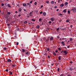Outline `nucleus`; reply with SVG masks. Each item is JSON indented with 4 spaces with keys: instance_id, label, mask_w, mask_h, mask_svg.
Wrapping results in <instances>:
<instances>
[{
    "instance_id": "49",
    "label": "nucleus",
    "mask_w": 76,
    "mask_h": 76,
    "mask_svg": "<svg viewBox=\"0 0 76 76\" xmlns=\"http://www.w3.org/2000/svg\"><path fill=\"white\" fill-rule=\"evenodd\" d=\"M33 1H30V3H32V2Z\"/></svg>"
},
{
    "instance_id": "30",
    "label": "nucleus",
    "mask_w": 76,
    "mask_h": 76,
    "mask_svg": "<svg viewBox=\"0 0 76 76\" xmlns=\"http://www.w3.org/2000/svg\"><path fill=\"white\" fill-rule=\"evenodd\" d=\"M49 24H51V21H49V23H48Z\"/></svg>"
},
{
    "instance_id": "42",
    "label": "nucleus",
    "mask_w": 76,
    "mask_h": 76,
    "mask_svg": "<svg viewBox=\"0 0 76 76\" xmlns=\"http://www.w3.org/2000/svg\"><path fill=\"white\" fill-rule=\"evenodd\" d=\"M59 70H60V69L59 68H58L57 69L58 72H59Z\"/></svg>"
},
{
    "instance_id": "58",
    "label": "nucleus",
    "mask_w": 76,
    "mask_h": 76,
    "mask_svg": "<svg viewBox=\"0 0 76 76\" xmlns=\"http://www.w3.org/2000/svg\"><path fill=\"white\" fill-rule=\"evenodd\" d=\"M73 9L75 10H76V8H74Z\"/></svg>"
},
{
    "instance_id": "22",
    "label": "nucleus",
    "mask_w": 76,
    "mask_h": 76,
    "mask_svg": "<svg viewBox=\"0 0 76 76\" xmlns=\"http://www.w3.org/2000/svg\"><path fill=\"white\" fill-rule=\"evenodd\" d=\"M71 10H72L73 11V12H76V10H75L74 9Z\"/></svg>"
},
{
    "instance_id": "47",
    "label": "nucleus",
    "mask_w": 76,
    "mask_h": 76,
    "mask_svg": "<svg viewBox=\"0 0 76 76\" xmlns=\"http://www.w3.org/2000/svg\"><path fill=\"white\" fill-rule=\"evenodd\" d=\"M1 5L2 6H4V4L3 3Z\"/></svg>"
},
{
    "instance_id": "50",
    "label": "nucleus",
    "mask_w": 76,
    "mask_h": 76,
    "mask_svg": "<svg viewBox=\"0 0 76 76\" xmlns=\"http://www.w3.org/2000/svg\"><path fill=\"white\" fill-rule=\"evenodd\" d=\"M12 66H13V67H15V65H12Z\"/></svg>"
},
{
    "instance_id": "41",
    "label": "nucleus",
    "mask_w": 76,
    "mask_h": 76,
    "mask_svg": "<svg viewBox=\"0 0 76 76\" xmlns=\"http://www.w3.org/2000/svg\"><path fill=\"white\" fill-rule=\"evenodd\" d=\"M18 44H19V43L18 42H17L16 43V45H18Z\"/></svg>"
},
{
    "instance_id": "44",
    "label": "nucleus",
    "mask_w": 76,
    "mask_h": 76,
    "mask_svg": "<svg viewBox=\"0 0 76 76\" xmlns=\"http://www.w3.org/2000/svg\"><path fill=\"white\" fill-rule=\"evenodd\" d=\"M70 27H71V28H72V27H73V25H70Z\"/></svg>"
},
{
    "instance_id": "46",
    "label": "nucleus",
    "mask_w": 76,
    "mask_h": 76,
    "mask_svg": "<svg viewBox=\"0 0 76 76\" xmlns=\"http://www.w3.org/2000/svg\"><path fill=\"white\" fill-rule=\"evenodd\" d=\"M7 26H10V24H7Z\"/></svg>"
},
{
    "instance_id": "4",
    "label": "nucleus",
    "mask_w": 76,
    "mask_h": 76,
    "mask_svg": "<svg viewBox=\"0 0 76 76\" xmlns=\"http://www.w3.org/2000/svg\"><path fill=\"white\" fill-rule=\"evenodd\" d=\"M61 44L63 46H64L65 45V43H64V42L62 41L61 42Z\"/></svg>"
},
{
    "instance_id": "63",
    "label": "nucleus",
    "mask_w": 76,
    "mask_h": 76,
    "mask_svg": "<svg viewBox=\"0 0 76 76\" xmlns=\"http://www.w3.org/2000/svg\"><path fill=\"white\" fill-rule=\"evenodd\" d=\"M15 13H18V11H15Z\"/></svg>"
},
{
    "instance_id": "33",
    "label": "nucleus",
    "mask_w": 76,
    "mask_h": 76,
    "mask_svg": "<svg viewBox=\"0 0 76 76\" xmlns=\"http://www.w3.org/2000/svg\"><path fill=\"white\" fill-rule=\"evenodd\" d=\"M46 3H47L48 4L49 3V1H47L46 2Z\"/></svg>"
},
{
    "instance_id": "52",
    "label": "nucleus",
    "mask_w": 76,
    "mask_h": 76,
    "mask_svg": "<svg viewBox=\"0 0 76 76\" xmlns=\"http://www.w3.org/2000/svg\"><path fill=\"white\" fill-rule=\"evenodd\" d=\"M63 52H64V51H63L62 50V51H61V53H63Z\"/></svg>"
},
{
    "instance_id": "27",
    "label": "nucleus",
    "mask_w": 76,
    "mask_h": 76,
    "mask_svg": "<svg viewBox=\"0 0 76 76\" xmlns=\"http://www.w3.org/2000/svg\"><path fill=\"white\" fill-rule=\"evenodd\" d=\"M33 12H34V11H32L31 12H30V13L31 14H32L33 13Z\"/></svg>"
},
{
    "instance_id": "64",
    "label": "nucleus",
    "mask_w": 76,
    "mask_h": 76,
    "mask_svg": "<svg viewBox=\"0 0 76 76\" xmlns=\"http://www.w3.org/2000/svg\"><path fill=\"white\" fill-rule=\"evenodd\" d=\"M50 56H48V58H50Z\"/></svg>"
},
{
    "instance_id": "53",
    "label": "nucleus",
    "mask_w": 76,
    "mask_h": 76,
    "mask_svg": "<svg viewBox=\"0 0 76 76\" xmlns=\"http://www.w3.org/2000/svg\"><path fill=\"white\" fill-rule=\"evenodd\" d=\"M57 38H60V37H59V36H58L57 37Z\"/></svg>"
},
{
    "instance_id": "14",
    "label": "nucleus",
    "mask_w": 76,
    "mask_h": 76,
    "mask_svg": "<svg viewBox=\"0 0 76 76\" xmlns=\"http://www.w3.org/2000/svg\"><path fill=\"white\" fill-rule=\"evenodd\" d=\"M36 28H37V29H39V26L37 25V26H36Z\"/></svg>"
},
{
    "instance_id": "59",
    "label": "nucleus",
    "mask_w": 76,
    "mask_h": 76,
    "mask_svg": "<svg viewBox=\"0 0 76 76\" xmlns=\"http://www.w3.org/2000/svg\"><path fill=\"white\" fill-rule=\"evenodd\" d=\"M73 62H72V61H71L70 62V63H71V64Z\"/></svg>"
},
{
    "instance_id": "60",
    "label": "nucleus",
    "mask_w": 76,
    "mask_h": 76,
    "mask_svg": "<svg viewBox=\"0 0 76 76\" xmlns=\"http://www.w3.org/2000/svg\"><path fill=\"white\" fill-rule=\"evenodd\" d=\"M55 52L56 53H57V52H58V51L57 50H56Z\"/></svg>"
},
{
    "instance_id": "39",
    "label": "nucleus",
    "mask_w": 76,
    "mask_h": 76,
    "mask_svg": "<svg viewBox=\"0 0 76 76\" xmlns=\"http://www.w3.org/2000/svg\"><path fill=\"white\" fill-rule=\"evenodd\" d=\"M24 23L26 24L27 23V21H25V22H24Z\"/></svg>"
},
{
    "instance_id": "54",
    "label": "nucleus",
    "mask_w": 76,
    "mask_h": 76,
    "mask_svg": "<svg viewBox=\"0 0 76 76\" xmlns=\"http://www.w3.org/2000/svg\"><path fill=\"white\" fill-rule=\"evenodd\" d=\"M20 16H21V15L19 14L18 15V17H20Z\"/></svg>"
},
{
    "instance_id": "15",
    "label": "nucleus",
    "mask_w": 76,
    "mask_h": 76,
    "mask_svg": "<svg viewBox=\"0 0 76 76\" xmlns=\"http://www.w3.org/2000/svg\"><path fill=\"white\" fill-rule=\"evenodd\" d=\"M63 12L64 13H66V9L64 10L63 11Z\"/></svg>"
},
{
    "instance_id": "57",
    "label": "nucleus",
    "mask_w": 76,
    "mask_h": 76,
    "mask_svg": "<svg viewBox=\"0 0 76 76\" xmlns=\"http://www.w3.org/2000/svg\"><path fill=\"white\" fill-rule=\"evenodd\" d=\"M54 65V64H51V66H53Z\"/></svg>"
},
{
    "instance_id": "29",
    "label": "nucleus",
    "mask_w": 76,
    "mask_h": 76,
    "mask_svg": "<svg viewBox=\"0 0 76 76\" xmlns=\"http://www.w3.org/2000/svg\"><path fill=\"white\" fill-rule=\"evenodd\" d=\"M47 51H50V48H47Z\"/></svg>"
},
{
    "instance_id": "18",
    "label": "nucleus",
    "mask_w": 76,
    "mask_h": 76,
    "mask_svg": "<svg viewBox=\"0 0 76 76\" xmlns=\"http://www.w3.org/2000/svg\"><path fill=\"white\" fill-rule=\"evenodd\" d=\"M7 61H8V62H10V61H11V60L10 59H8Z\"/></svg>"
},
{
    "instance_id": "6",
    "label": "nucleus",
    "mask_w": 76,
    "mask_h": 76,
    "mask_svg": "<svg viewBox=\"0 0 76 76\" xmlns=\"http://www.w3.org/2000/svg\"><path fill=\"white\" fill-rule=\"evenodd\" d=\"M50 20L52 21H54V20H55V18H50Z\"/></svg>"
},
{
    "instance_id": "19",
    "label": "nucleus",
    "mask_w": 76,
    "mask_h": 76,
    "mask_svg": "<svg viewBox=\"0 0 76 76\" xmlns=\"http://www.w3.org/2000/svg\"><path fill=\"white\" fill-rule=\"evenodd\" d=\"M31 20H32V21H33L34 22H35V20H36V19H31Z\"/></svg>"
},
{
    "instance_id": "5",
    "label": "nucleus",
    "mask_w": 76,
    "mask_h": 76,
    "mask_svg": "<svg viewBox=\"0 0 76 76\" xmlns=\"http://www.w3.org/2000/svg\"><path fill=\"white\" fill-rule=\"evenodd\" d=\"M50 41H51L52 40H53V37H50Z\"/></svg>"
},
{
    "instance_id": "24",
    "label": "nucleus",
    "mask_w": 76,
    "mask_h": 76,
    "mask_svg": "<svg viewBox=\"0 0 76 76\" xmlns=\"http://www.w3.org/2000/svg\"><path fill=\"white\" fill-rule=\"evenodd\" d=\"M22 10V9L21 8H20L19 9V12H21V11Z\"/></svg>"
},
{
    "instance_id": "45",
    "label": "nucleus",
    "mask_w": 76,
    "mask_h": 76,
    "mask_svg": "<svg viewBox=\"0 0 76 76\" xmlns=\"http://www.w3.org/2000/svg\"><path fill=\"white\" fill-rule=\"evenodd\" d=\"M70 41H72V38H70Z\"/></svg>"
},
{
    "instance_id": "7",
    "label": "nucleus",
    "mask_w": 76,
    "mask_h": 76,
    "mask_svg": "<svg viewBox=\"0 0 76 76\" xmlns=\"http://www.w3.org/2000/svg\"><path fill=\"white\" fill-rule=\"evenodd\" d=\"M43 15H44V16H45L46 15V13L45 12H43Z\"/></svg>"
},
{
    "instance_id": "28",
    "label": "nucleus",
    "mask_w": 76,
    "mask_h": 76,
    "mask_svg": "<svg viewBox=\"0 0 76 76\" xmlns=\"http://www.w3.org/2000/svg\"><path fill=\"white\" fill-rule=\"evenodd\" d=\"M7 14H8V15H10V12H7Z\"/></svg>"
},
{
    "instance_id": "8",
    "label": "nucleus",
    "mask_w": 76,
    "mask_h": 76,
    "mask_svg": "<svg viewBox=\"0 0 76 76\" xmlns=\"http://www.w3.org/2000/svg\"><path fill=\"white\" fill-rule=\"evenodd\" d=\"M23 5L24 7H26V4L25 3L23 4Z\"/></svg>"
},
{
    "instance_id": "40",
    "label": "nucleus",
    "mask_w": 76,
    "mask_h": 76,
    "mask_svg": "<svg viewBox=\"0 0 76 76\" xmlns=\"http://www.w3.org/2000/svg\"><path fill=\"white\" fill-rule=\"evenodd\" d=\"M4 50H6V48H4Z\"/></svg>"
},
{
    "instance_id": "31",
    "label": "nucleus",
    "mask_w": 76,
    "mask_h": 76,
    "mask_svg": "<svg viewBox=\"0 0 76 76\" xmlns=\"http://www.w3.org/2000/svg\"><path fill=\"white\" fill-rule=\"evenodd\" d=\"M60 76H64V75L63 74H61V75H60Z\"/></svg>"
},
{
    "instance_id": "13",
    "label": "nucleus",
    "mask_w": 76,
    "mask_h": 76,
    "mask_svg": "<svg viewBox=\"0 0 76 76\" xmlns=\"http://www.w3.org/2000/svg\"><path fill=\"white\" fill-rule=\"evenodd\" d=\"M64 4L65 6H67V4H68V2H65L64 3Z\"/></svg>"
},
{
    "instance_id": "48",
    "label": "nucleus",
    "mask_w": 76,
    "mask_h": 76,
    "mask_svg": "<svg viewBox=\"0 0 76 76\" xmlns=\"http://www.w3.org/2000/svg\"><path fill=\"white\" fill-rule=\"evenodd\" d=\"M62 21V20L61 19L59 20V22H61Z\"/></svg>"
},
{
    "instance_id": "36",
    "label": "nucleus",
    "mask_w": 76,
    "mask_h": 76,
    "mask_svg": "<svg viewBox=\"0 0 76 76\" xmlns=\"http://www.w3.org/2000/svg\"><path fill=\"white\" fill-rule=\"evenodd\" d=\"M47 30H48H48H50V28H48V27H47Z\"/></svg>"
},
{
    "instance_id": "10",
    "label": "nucleus",
    "mask_w": 76,
    "mask_h": 76,
    "mask_svg": "<svg viewBox=\"0 0 76 76\" xmlns=\"http://www.w3.org/2000/svg\"><path fill=\"white\" fill-rule=\"evenodd\" d=\"M58 60H61V56H59L58 57Z\"/></svg>"
},
{
    "instance_id": "16",
    "label": "nucleus",
    "mask_w": 76,
    "mask_h": 76,
    "mask_svg": "<svg viewBox=\"0 0 76 76\" xmlns=\"http://www.w3.org/2000/svg\"><path fill=\"white\" fill-rule=\"evenodd\" d=\"M29 15L30 16V17H31V16H33V15H32V14H30V13H29Z\"/></svg>"
},
{
    "instance_id": "43",
    "label": "nucleus",
    "mask_w": 76,
    "mask_h": 76,
    "mask_svg": "<svg viewBox=\"0 0 76 76\" xmlns=\"http://www.w3.org/2000/svg\"><path fill=\"white\" fill-rule=\"evenodd\" d=\"M10 74L11 75L12 74V72H10Z\"/></svg>"
},
{
    "instance_id": "55",
    "label": "nucleus",
    "mask_w": 76,
    "mask_h": 76,
    "mask_svg": "<svg viewBox=\"0 0 76 76\" xmlns=\"http://www.w3.org/2000/svg\"><path fill=\"white\" fill-rule=\"evenodd\" d=\"M58 50H61V49H60V48H58Z\"/></svg>"
},
{
    "instance_id": "61",
    "label": "nucleus",
    "mask_w": 76,
    "mask_h": 76,
    "mask_svg": "<svg viewBox=\"0 0 76 76\" xmlns=\"http://www.w3.org/2000/svg\"><path fill=\"white\" fill-rule=\"evenodd\" d=\"M69 47H70V46H67V48H69Z\"/></svg>"
},
{
    "instance_id": "12",
    "label": "nucleus",
    "mask_w": 76,
    "mask_h": 76,
    "mask_svg": "<svg viewBox=\"0 0 76 76\" xmlns=\"http://www.w3.org/2000/svg\"><path fill=\"white\" fill-rule=\"evenodd\" d=\"M29 53L28 52H27L26 53V55H28H28H29Z\"/></svg>"
},
{
    "instance_id": "2",
    "label": "nucleus",
    "mask_w": 76,
    "mask_h": 76,
    "mask_svg": "<svg viewBox=\"0 0 76 76\" xmlns=\"http://www.w3.org/2000/svg\"><path fill=\"white\" fill-rule=\"evenodd\" d=\"M64 53L65 54V55H67V53H68V52H67V50H65L64 51Z\"/></svg>"
},
{
    "instance_id": "26",
    "label": "nucleus",
    "mask_w": 76,
    "mask_h": 76,
    "mask_svg": "<svg viewBox=\"0 0 76 76\" xmlns=\"http://www.w3.org/2000/svg\"><path fill=\"white\" fill-rule=\"evenodd\" d=\"M22 52H25V50H24V49H22Z\"/></svg>"
},
{
    "instance_id": "17",
    "label": "nucleus",
    "mask_w": 76,
    "mask_h": 76,
    "mask_svg": "<svg viewBox=\"0 0 76 76\" xmlns=\"http://www.w3.org/2000/svg\"><path fill=\"white\" fill-rule=\"evenodd\" d=\"M51 4H53L54 3V2L53 1H51Z\"/></svg>"
},
{
    "instance_id": "62",
    "label": "nucleus",
    "mask_w": 76,
    "mask_h": 76,
    "mask_svg": "<svg viewBox=\"0 0 76 76\" xmlns=\"http://www.w3.org/2000/svg\"><path fill=\"white\" fill-rule=\"evenodd\" d=\"M23 10H24V11H26V10L25 9H23Z\"/></svg>"
},
{
    "instance_id": "11",
    "label": "nucleus",
    "mask_w": 76,
    "mask_h": 76,
    "mask_svg": "<svg viewBox=\"0 0 76 76\" xmlns=\"http://www.w3.org/2000/svg\"><path fill=\"white\" fill-rule=\"evenodd\" d=\"M60 7H63L64 6V4H62L60 6Z\"/></svg>"
},
{
    "instance_id": "23",
    "label": "nucleus",
    "mask_w": 76,
    "mask_h": 76,
    "mask_svg": "<svg viewBox=\"0 0 76 76\" xmlns=\"http://www.w3.org/2000/svg\"><path fill=\"white\" fill-rule=\"evenodd\" d=\"M66 22H69V20H66Z\"/></svg>"
},
{
    "instance_id": "37",
    "label": "nucleus",
    "mask_w": 76,
    "mask_h": 76,
    "mask_svg": "<svg viewBox=\"0 0 76 76\" xmlns=\"http://www.w3.org/2000/svg\"><path fill=\"white\" fill-rule=\"evenodd\" d=\"M42 11H41V12H39V14H40V15H41V14H42Z\"/></svg>"
},
{
    "instance_id": "38",
    "label": "nucleus",
    "mask_w": 76,
    "mask_h": 76,
    "mask_svg": "<svg viewBox=\"0 0 76 76\" xmlns=\"http://www.w3.org/2000/svg\"><path fill=\"white\" fill-rule=\"evenodd\" d=\"M41 20H42V19H41V18L39 19V21H41Z\"/></svg>"
},
{
    "instance_id": "9",
    "label": "nucleus",
    "mask_w": 76,
    "mask_h": 76,
    "mask_svg": "<svg viewBox=\"0 0 76 76\" xmlns=\"http://www.w3.org/2000/svg\"><path fill=\"white\" fill-rule=\"evenodd\" d=\"M7 6L9 7H11V6L10 5V4H7Z\"/></svg>"
},
{
    "instance_id": "3",
    "label": "nucleus",
    "mask_w": 76,
    "mask_h": 76,
    "mask_svg": "<svg viewBox=\"0 0 76 76\" xmlns=\"http://www.w3.org/2000/svg\"><path fill=\"white\" fill-rule=\"evenodd\" d=\"M50 36H49L48 37V39H46V41L47 42H49V40H50Z\"/></svg>"
},
{
    "instance_id": "32",
    "label": "nucleus",
    "mask_w": 76,
    "mask_h": 76,
    "mask_svg": "<svg viewBox=\"0 0 76 76\" xmlns=\"http://www.w3.org/2000/svg\"><path fill=\"white\" fill-rule=\"evenodd\" d=\"M59 31V27L56 29V31Z\"/></svg>"
},
{
    "instance_id": "51",
    "label": "nucleus",
    "mask_w": 76,
    "mask_h": 76,
    "mask_svg": "<svg viewBox=\"0 0 76 76\" xmlns=\"http://www.w3.org/2000/svg\"><path fill=\"white\" fill-rule=\"evenodd\" d=\"M17 6H18V7H19L20 5L19 4H18L17 5Z\"/></svg>"
},
{
    "instance_id": "34",
    "label": "nucleus",
    "mask_w": 76,
    "mask_h": 76,
    "mask_svg": "<svg viewBox=\"0 0 76 76\" xmlns=\"http://www.w3.org/2000/svg\"><path fill=\"white\" fill-rule=\"evenodd\" d=\"M37 2H35L34 3V5H37Z\"/></svg>"
},
{
    "instance_id": "20",
    "label": "nucleus",
    "mask_w": 76,
    "mask_h": 76,
    "mask_svg": "<svg viewBox=\"0 0 76 76\" xmlns=\"http://www.w3.org/2000/svg\"><path fill=\"white\" fill-rule=\"evenodd\" d=\"M53 54L54 56H56V53L53 52Z\"/></svg>"
},
{
    "instance_id": "56",
    "label": "nucleus",
    "mask_w": 76,
    "mask_h": 76,
    "mask_svg": "<svg viewBox=\"0 0 76 76\" xmlns=\"http://www.w3.org/2000/svg\"><path fill=\"white\" fill-rule=\"evenodd\" d=\"M56 66H58V64L57 63L56 64Z\"/></svg>"
},
{
    "instance_id": "35",
    "label": "nucleus",
    "mask_w": 76,
    "mask_h": 76,
    "mask_svg": "<svg viewBox=\"0 0 76 76\" xmlns=\"http://www.w3.org/2000/svg\"><path fill=\"white\" fill-rule=\"evenodd\" d=\"M5 71L6 72H9V70L8 69H6V70H5Z\"/></svg>"
},
{
    "instance_id": "25",
    "label": "nucleus",
    "mask_w": 76,
    "mask_h": 76,
    "mask_svg": "<svg viewBox=\"0 0 76 76\" xmlns=\"http://www.w3.org/2000/svg\"><path fill=\"white\" fill-rule=\"evenodd\" d=\"M68 13H69V15H70V11H68Z\"/></svg>"
},
{
    "instance_id": "1",
    "label": "nucleus",
    "mask_w": 76,
    "mask_h": 76,
    "mask_svg": "<svg viewBox=\"0 0 76 76\" xmlns=\"http://www.w3.org/2000/svg\"><path fill=\"white\" fill-rule=\"evenodd\" d=\"M31 4H30L29 3H28L26 5L27 7H28V8H29L31 7Z\"/></svg>"
},
{
    "instance_id": "21",
    "label": "nucleus",
    "mask_w": 76,
    "mask_h": 76,
    "mask_svg": "<svg viewBox=\"0 0 76 76\" xmlns=\"http://www.w3.org/2000/svg\"><path fill=\"white\" fill-rule=\"evenodd\" d=\"M69 70H70V71H72V70H73V68H70Z\"/></svg>"
}]
</instances>
